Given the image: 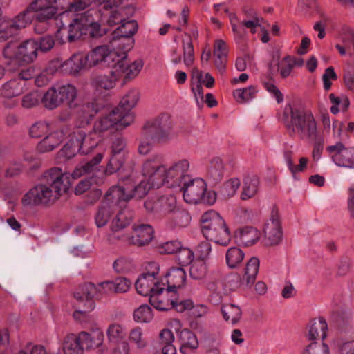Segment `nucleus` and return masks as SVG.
Returning a JSON list of instances; mask_svg holds the SVG:
<instances>
[{"label":"nucleus","mask_w":354,"mask_h":354,"mask_svg":"<svg viewBox=\"0 0 354 354\" xmlns=\"http://www.w3.org/2000/svg\"><path fill=\"white\" fill-rule=\"evenodd\" d=\"M100 8H104V21L109 26L123 23L134 12L133 0H102Z\"/></svg>","instance_id":"5"},{"label":"nucleus","mask_w":354,"mask_h":354,"mask_svg":"<svg viewBox=\"0 0 354 354\" xmlns=\"http://www.w3.org/2000/svg\"><path fill=\"white\" fill-rule=\"evenodd\" d=\"M224 175V164L219 157L214 158L209 164L207 172V178L214 183L220 182Z\"/></svg>","instance_id":"40"},{"label":"nucleus","mask_w":354,"mask_h":354,"mask_svg":"<svg viewBox=\"0 0 354 354\" xmlns=\"http://www.w3.org/2000/svg\"><path fill=\"white\" fill-rule=\"evenodd\" d=\"M301 354H329V348L324 343L313 342L304 348Z\"/></svg>","instance_id":"62"},{"label":"nucleus","mask_w":354,"mask_h":354,"mask_svg":"<svg viewBox=\"0 0 354 354\" xmlns=\"http://www.w3.org/2000/svg\"><path fill=\"white\" fill-rule=\"evenodd\" d=\"M124 160V155L112 154L106 167L105 174L111 175L118 171L122 167Z\"/></svg>","instance_id":"56"},{"label":"nucleus","mask_w":354,"mask_h":354,"mask_svg":"<svg viewBox=\"0 0 354 354\" xmlns=\"http://www.w3.org/2000/svg\"><path fill=\"white\" fill-rule=\"evenodd\" d=\"M243 259L244 253L240 248L232 247L227 250L226 263L230 268H236L243 261Z\"/></svg>","instance_id":"51"},{"label":"nucleus","mask_w":354,"mask_h":354,"mask_svg":"<svg viewBox=\"0 0 354 354\" xmlns=\"http://www.w3.org/2000/svg\"><path fill=\"white\" fill-rule=\"evenodd\" d=\"M101 105L96 99H93L84 103L79 111V117L82 118L80 124H88L94 116L100 111Z\"/></svg>","instance_id":"35"},{"label":"nucleus","mask_w":354,"mask_h":354,"mask_svg":"<svg viewBox=\"0 0 354 354\" xmlns=\"http://www.w3.org/2000/svg\"><path fill=\"white\" fill-rule=\"evenodd\" d=\"M327 330L328 324L324 318L320 317L318 319H313L310 322L308 339L311 340L319 338L324 339L326 337Z\"/></svg>","instance_id":"37"},{"label":"nucleus","mask_w":354,"mask_h":354,"mask_svg":"<svg viewBox=\"0 0 354 354\" xmlns=\"http://www.w3.org/2000/svg\"><path fill=\"white\" fill-rule=\"evenodd\" d=\"M208 272V266L206 261L201 260L194 261L190 267L189 274L190 277L196 280H201L204 279Z\"/></svg>","instance_id":"50"},{"label":"nucleus","mask_w":354,"mask_h":354,"mask_svg":"<svg viewBox=\"0 0 354 354\" xmlns=\"http://www.w3.org/2000/svg\"><path fill=\"white\" fill-rule=\"evenodd\" d=\"M63 351L65 354H81L82 353L77 335L68 334L63 342Z\"/></svg>","instance_id":"49"},{"label":"nucleus","mask_w":354,"mask_h":354,"mask_svg":"<svg viewBox=\"0 0 354 354\" xmlns=\"http://www.w3.org/2000/svg\"><path fill=\"white\" fill-rule=\"evenodd\" d=\"M27 89V82L15 77L2 85L0 95L3 98L10 99L20 95Z\"/></svg>","instance_id":"27"},{"label":"nucleus","mask_w":354,"mask_h":354,"mask_svg":"<svg viewBox=\"0 0 354 354\" xmlns=\"http://www.w3.org/2000/svg\"><path fill=\"white\" fill-rule=\"evenodd\" d=\"M136 186L131 176L122 180L118 185L111 187L106 193V198L112 200L113 203H119L125 202L133 196V190Z\"/></svg>","instance_id":"16"},{"label":"nucleus","mask_w":354,"mask_h":354,"mask_svg":"<svg viewBox=\"0 0 354 354\" xmlns=\"http://www.w3.org/2000/svg\"><path fill=\"white\" fill-rule=\"evenodd\" d=\"M45 177L58 198L66 194L70 187V175L59 167H53L48 170Z\"/></svg>","instance_id":"13"},{"label":"nucleus","mask_w":354,"mask_h":354,"mask_svg":"<svg viewBox=\"0 0 354 354\" xmlns=\"http://www.w3.org/2000/svg\"><path fill=\"white\" fill-rule=\"evenodd\" d=\"M97 5V8H92L79 16L85 24H89L94 21H104L105 11L104 8H100V2Z\"/></svg>","instance_id":"48"},{"label":"nucleus","mask_w":354,"mask_h":354,"mask_svg":"<svg viewBox=\"0 0 354 354\" xmlns=\"http://www.w3.org/2000/svg\"><path fill=\"white\" fill-rule=\"evenodd\" d=\"M112 288L113 285L111 281H105L97 284L86 283L81 286L79 290L74 292V298L77 301H83L84 299H101L113 293Z\"/></svg>","instance_id":"11"},{"label":"nucleus","mask_w":354,"mask_h":354,"mask_svg":"<svg viewBox=\"0 0 354 354\" xmlns=\"http://www.w3.org/2000/svg\"><path fill=\"white\" fill-rule=\"evenodd\" d=\"M181 190L183 199L187 203L198 204L203 202L213 204L216 201L215 193L205 197L207 185L201 178H188L182 182Z\"/></svg>","instance_id":"6"},{"label":"nucleus","mask_w":354,"mask_h":354,"mask_svg":"<svg viewBox=\"0 0 354 354\" xmlns=\"http://www.w3.org/2000/svg\"><path fill=\"white\" fill-rule=\"evenodd\" d=\"M118 38L114 39L111 43V48L113 50L118 49L122 50L125 55L127 51L130 50L133 45L134 40L132 37L125 36H117Z\"/></svg>","instance_id":"52"},{"label":"nucleus","mask_w":354,"mask_h":354,"mask_svg":"<svg viewBox=\"0 0 354 354\" xmlns=\"http://www.w3.org/2000/svg\"><path fill=\"white\" fill-rule=\"evenodd\" d=\"M129 223L130 220L123 212L118 214L110 225L111 233L109 234V241L112 243L116 241H125L127 235L122 233V230Z\"/></svg>","instance_id":"25"},{"label":"nucleus","mask_w":354,"mask_h":354,"mask_svg":"<svg viewBox=\"0 0 354 354\" xmlns=\"http://www.w3.org/2000/svg\"><path fill=\"white\" fill-rule=\"evenodd\" d=\"M241 185L240 180L234 178L226 181L222 186L221 192L225 198L234 196Z\"/></svg>","instance_id":"57"},{"label":"nucleus","mask_w":354,"mask_h":354,"mask_svg":"<svg viewBox=\"0 0 354 354\" xmlns=\"http://www.w3.org/2000/svg\"><path fill=\"white\" fill-rule=\"evenodd\" d=\"M143 66L144 62L141 59H138L129 64L125 59L122 58L115 64L113 69L118 75H123L124 80L128 81L137 77Z\"/></svg>","instance_id":"23"},{"label":"nucleus","mask_w":354,"mask_h":354,"mask_svg":"<svg viewBox=\"0 0 354 354\" xmlns=\"http://www.w3.org/2000/svg\"><path fill=\"white\" fill-rule=\"evenodd\" d=\"M38 50L39 44L34 39L26 40L20 44L11 41L3 48V55L10 60L30 63L36 59Z\"/></svg>","instance_id":"7"},{"label":"nucleus","mask_w":354,"mask_h":354,"mask_svg":"<svg viewBox=\"0 0 354 354\" xmlns=\"http://www.w3.org/2000/svg\"><path fill=\"white\" fill-rule=\"evenodd\" d=\"M106 334L109 342L118 345L120 354H128L130 351L129 344L124 341L127 336V330L121 323L112 322L106 328Z\"/></svg>","instance_id":"19"},{"label":"nucleus","mask_w":354,"mask_h":354,"mask_svg":"<svg viewBox=\"0 0 354 354\" xmlns=\"http://www.w3.org/2000/svg\"><path fill=\"white\" fill-rule=\"evenodd\" d=\"M259 238L260 232L253 227H245L240 230V241L245 246L254 245Z\"/></svg>","instance_id":"46"},{"label":"nucleus","mask_w":354,"mask_h":354,"mask_svg":"<svg viewBox=\"0 0 354 354\" xmlns=\"http://www.w3.org/2000/svg\"><path fill=\"white\" fill-rule=\"evenodd\" d=\"M180 350L192 353L198 348V342L196 335L189 330L183 329L179 333Z\"/></svg>","instance_id":"41"},{"label":"nucleus","mask_w":354,"mask_h":354,"mask_svg":"<svg viewBox=\"0 0 354 354\" xmlns=\"http://www.w3.org/2000/svg\"><path fill=\"white\" fill-rule=\"evenodd\" d=\"M185 270L180 267H173L165 274L167 288L176 292L177 289L183 288L186 282Z\"/></svg>","instance_id":"29"},{"label":"nucleus","mask_w":354,"mask_h":354,"mask_svg":"<svg viewBox=\"0 0 354 354\" xmlns=\"http://www.w3.org/2000/svg\"><path fill=\"white\" fill-rule=\"evenodd\" d=\"M259 268V260L257 257H253L247 262L243 280L245 281L248 285L252 284L256 280Z\"/></svg>","instance_id":"45"},{"label":"nucleus","mask_w":354,"mask_h":354,"mask_svg":"<svg viewBox=\"0 0 354 354\" xmlns=\"http://www.w3.org/2000/svg\"><path fill=\"white\" fill-rule=\"evenodd\" d=\"M326 150L336 165L354 169V147L346 148L343 143L337 142L328 146Z\"/></svg>","instance_id":"12"},{"label":"nucleus","mask_w":354,"mask_h":354,"mask_svg":"<svg viewBox=\"0 0 354 354\" xmlns=\"http://www.w3.org/2000/svg\"><path fill=\"white\" fill-rule=\"evenodd\" d=\"M64 1L65 0H59L56 3H55V5L57 6L56 15H57V12L59 10H64V12L78 15L80 12L83 11L95 2V0H74L66 7L64 5Z\"/></svg>","instance_id":"36"},{"label":"nucleus","mask_w":354,"mask_h":354,"mask_svg":"<svg viewBox=\"0 0 354 354\" xmlns=\"http://www.w3.org/2000/svg\"><path fill=\"white\" fill-rule=\"evenodd\" d=\"M103 158L102 153H97L91 161L86 162L83 165L77 166L72 174L74 178H77L85 174H89L93 172L96 169L97 165L102 161Z\"/></svg>","instance_id":"42"},{"label":"nucleus","mask_w":354,"mask_h":354,"mask_svg":"<svg viewBox=\"0 0 354 354\" xmlns=\"http://www.w3.org/2000/svg\"><path fill=\"white\" fill-rule=\"evenodd\" d=\"M222 314L225 321L235 324L239 322L242 316V310L234 304H227L223 306Z\"/></svg>","instance_id":"44"},{"label":"nucleus","mask_w":354,"mask_h":354,"mask_svg":"<svg viewBox=\"0 0 354 354\" xmlns=\"http://www.w3.org/2000/svg\"><path fill=\"white\" fill-rule=\"evenodd\" d=\"M119 203H113L112 200H107L106 196L104 200L102 202L101 205L98 207L95 220L97 227H102L106 225L109 221L113 207Z\"/></svg>","instance_id":"32"},{"label":"nucleus","mask_w":354,"mask_h":354,"mask_svg":"<svg viewBox=\"0 0 354 354\" xmlns=\"http://www.w3.org/2000/svg\"><path fill=\"white\" fill-rule=\"evenodd\" d=\"M64 134L62 131H56L47 135L37 145V149L41 153L53 151L63 141Z\"/></svg>","instance_id":"33"},{"label":"nucleus","mask_w":354,"mask_h":354,"mask_svg":"<svg viewBox=\"0 0 354 354\" xmlns=\"http://www.w3.org/2000/svg\"><path fill=\"white\" fill-rule=\"evenodd\" d=\"M201 232L208 241L227 246L231 241V234L224 219L215 211L205 212L201 218Z\"/></svg>","instance_id":"3"},{"label":"nucleus","mask_w":354,"mask_h":354,"mask_svg":"<svg viewBox=\"0 0 354 354\" xmlns=\"http://www.w3.org/2000/svg\"><path fill=\"white\" fill-rule=\"evenodd\" d=\"M257 92V87L250 85L246 88L234 90L233 91V97L238 103L245 104L255 98Z\"/></svg>","instance_id":"43"},{"label":"nucleus","mask_w":354,"mask_h":354,"mask_svg":"<svg viewBox=\"0 0 354 354\" xmlns=\"http://www.w3.org/2000/svg\"><path fill=\"white\" fill-rule=\"evenodd\" d=\"M77 336L82 352L85 349L98 348L102 344L104 340V335L102 332H98L93 335L87 332L82 331Z\"/></svg>","instance_id":"31"},{"label":"nucleus","mask_w":354,"mask_h":354,"mask_svg":"<svg viewBox=\"0 0 354 354\" xmlns=\"http://www.w3.org/2000/svg\"><path fill=\"white\" fill-rule=\"evenodd\" d=\"M147 131V136L157 143H166L174 136L172 124L169 122H156L145 124L143 128Z\"/></svg>","instance_id":"18"},{"label":"nucleus","mask_w":354,"mask_h":354,"mask_svg":"<svg viewBox=\"0 0 354 354\" xmlns=\"http://www.w3.org/2000/svg\"><path fill=\"white\" fill-rule=\"evenodd\" d=\"M86 33L85 23L77 17L72 21L68 28H60L56 32V38L60 44H64L66 41L73 42Z\"/></svg>","instance_id":"20"},{"label":"nucleus","mask_w":354,"mask_h":354,"mask_svg":"<svg viewBox=\"0 0 354 354\" xmlns=\"http://www.w3.org/2000/svg\"><path fill=\"white\" fill-rule=\"evenodd\" d=\"M177 299V294L169 288H165V283L161 281V287L150 295V304L158 310H169L174 307Z\"/></svg>","instance_id":"17"},{"label":"nucleus","mask_w":354,"mask_h":354,"mask_svg":"<svg viewBox=\"0 0 354 354\" xmlns=\"http://www.w3.org/2000/svg\"><path fill=\"white\" fill-rule=\"evenodd\" d=\"M173 214H174V224L170 225L171 228L174 227H185L189 224L191 221V216L187 211L177 210Z\"/></svg>","instance_id":"61"},{"label":"nucleus","mask_w":354,"mask_h":354,"mask_svg":"<svg viewBox=\"0 0 354 354\" xmlns=\"http://www.w3.org/2000/svg\"><path fill=\"white\" fill-rule=\"evenodd\" d=\"M112 54V50L107 46H97L85 55L88 67L95 66L106 62Z\"/></svg>","instance_id":"30"},{"label":"nucleus","mask_w":354,"mask_h":354,"mask_svg":"<svg viewBox=\"0 0 354 354\" xmlns=\"http://www.w3.org/2000/svg\"><path fill=\"white\" fill-rule=\"evenodd\" d=\"M77 99V87L73 84L65 83L49 88L44 94L41 102L48 109H54L63 104L70 109H76L79 106Z\"/></svg>","instance_id":"4"},{"label":"nucleus","mask_w":354,"mask_h":354,"mask_svg":"<svg viewBox=\"0 0 354 354\" xmlns=\"http://www.w3.org/2000/svg\"><path fill=\"white\" fill-rule=\"evenodd\" d=\"M154 270L142 274L136 281L135 286L138 294L143 296H149L156 292L161 287V282L158 278L159 267L153 264Z\"/></svg>","instance_id":"15"},{"label":"nucleus","mask_w":354,"mask_h":354,"mask_svg":"<svg viewBox=\"0 0 354 354\" xmlns=\"http://www.w3.org/2000/svg\"><path fill=\"white\" fill-rule=\"evenodd\" d=\"M148 160L151 164L147 171H150L152 180L156 185L176 183L189 178L186 174L190 167L189 161L187 159L174 161L169 167L164 165L163 156L159 153L152 155Z\"/></svg>","instance_id":"1"},{"label":"nucleus","mask_w":354,"mask_h":354,"mask_svg":"<svg viewBox=\"0 0 354 354\" xmlns=\"http://www.w3.org/2000/svg\"><path fill=\"white\" fill-rule=\"evenodd\" d=\"M40 93L34 91L26 94L21 99V106L25 109H30L39 104L41 102Z\"/></svg>","instance_id":"59"},{"label":"nucleus","mask_w":354,"mask_h":354,"mask_svg":"<svg viewBox=\"0 0 354 354\" xmlns=\"http://www.w3.org/2000/svg\"><path fill=\"white\" fill-rule=\"evenodd\" d=\"M133 234L127 236L125 242L138 247L148 245L153 239L154 231L149 224L135 223L132 226Z\"/></svg>","instance_id":"21"},{"label":"nucleus","mask_w":354,"mask_h":354,"mask_svg":"<svg viewBox=\"0 0 354 354\" xmlns=\"http://www.w3.org/2000/svg\"><path fill=\"white\" fill-rule=\"evenodd\" d=\"M283 123L290 133L302 138H315L318 134L317 121L310 111L287 104L283 111Z\"/></svg>","instance_id":"2"},{"label":"nucleus","mask_w":354,"mask_h":354,"mask_svg":"<svg viewBox=\"0 0 354 354\" xmlns=\"http://www.w3.org/2000/svg\"><path fill=\"white\" fill-rule=\"evenodd\" d=\"M145 206L147 209H155L165 215L175 213L178 210L176 199L173 195L162 196L155 202L153 207H151L150 201H147Z\"/></svg>","instance_id":"26"},{"label":"nucleus","mask_w":354,"mask_h":354,"mask_svg":"<svg viewBox=\"0 0 354 354\" xmlns=\"http://www.w3.org/2000/svg\"><path fill=\"white\" fill-rule=\"evenodd\" d=\"M138 28V25L136 21H124L122 25L117 28L115 34H117V36L132 37V36L137 32Z\"/></svg>","instance_id":"58"},{"label":"nucleus","mask_w":354,"mask_h":354,"mask_svg":"<svg viewBox=\"0 0 354 354\" xmlns=\"http://www.w3.org/2000/svg\"><path fill=\"white\" fill-rule=\"evenodd\" d=\"M118 79V75L113 69L108 74H98L92 76L90 79V86L96 92L113 89Z\"/></svg>","instance_id":"22"},{"label":"nucleus","mask_w":354,"mask_h":354,"mask_svg":"<svg viewBox=\"0 0 354 354\" xmlns=\"http://www.w3.org/2000/svg\"><path fill=\"white\" fill-rule=\"evenodd\" d=\"M71 135L72 141L75 140V143L71 146L73 151L68 154L69 156L76 154L77 152L88 153L98 145L102 136L98 135L93 129V131L86 134L85 131L81 129H75Z\"/></svg>","instance_id":"10"},{"label":"nucleus","mask_w":354,"mask_h":354,"mask_svg":"<svg viewBox=\"0 0 354 354\" xmlns=\"http://www.w3.org/2000/svg\"><path fill=\"white\" fill-rule=\"evenodd\" d=\"M133 122V118L129 112L120 111V109H114L108 113L100 116L94 123L93 130L98 134L109 131L112 127L123 129Z\"/></svg>","instance_id":"8"},{"label":"nucleus","mask_w":354,"mask_h":354,"mask_svg":"<svg viewBox=\"0 0 354 354\" xmlns=\"http://www.w3.org/2000/svg\"><path fill=\"white\" fill-rule=\"evenodd\" d=\"M48 131V123L44 121H39L35 122L31 126L29 130V133L31 137L37 138L46 135Z\"/></svg>","instance_id":"64"},{"label":"nucleus","mask_w":354,"mask_h":354,"mask_svg":"<svg viewBox=\"0 0 354 354\" xmlns=\"http://www.w3.org/2000/svg\"><path fill=\"white\" fill-rule=\"evenodd\" d=\"M283 239V231L278 212L272 210L263 228V241L266 245H279Z\"/></svg>","instance_id":"14"},{"label":"nucleus","mask_w":354,"mask_h":354,"mask_svg":"<svg viewBox=\"0 0 354 354\" xmlns=\"http://www.w3.org/2000/svg\"><path fill=\"white\" fill-rule=\"evenodd\" d=\"M192 91L193 92L198 106H202L204 103L203 88L202 87V71L194 68L192 77Z\"/></svg>","instance_id":"39"},{"label":"nucleus","mask_w":354,"mask_h":354,"mask_svg":"<svg viewBox=\"0 0 354 354\" xmlns=\"http://www.w3.org/2000/svg\"><path fill=\"white\" fill-rule=\"evenodd\" d=\"M259 179L257 176H248L243 180L241 198L248 200L254 197L259 191Z\"/></svg>","instance_id":"38"},{"label":"nucleus","mask_w":354,"mask_h":354,"mask_svg":"<svg viewBox=\"0 0 354 354\" xmlns=\"http://www.w3.org/2000/svg\"><path fill=\"white\" fill-rule=\"evenodd\" d=\"M230 19L234 38L242 39L246 35L245 28L241 24V21H239L236 15H230Z\"/></svg>","instance_id":"63"},{"label":"nucleus","mask_w":354,"mask_h":354,"mask_svg":"<svg viewBox=\"0 0 354 354\" xmlns=\"http://www.w3.org/2000/svg\"><path fill=\"white\" fill-rule=\"evenodd\" d=\"M150 162L147 158L140 167V173L143 177V180L138 184L136 185L133 190V196L138 198H142L147 195L150 189L156 187L158 188L162 185H156L152 180L151 177L150 171H147L148 166L150 165Z\"/></svg>","instance_id":"24"},{"label":"nucleus","mask_w":354,"mask_h":354,"mask_svg":"<svg viewBox=\"0 0 354 354\" xmlns=\"http://www.w3.org/2000/svg\"><path fill=\"white\" fill-rule=\"evenodd\" d=\"M183 62L187 66H191L194 60V47L192 39L187 36L183 39Z\"/></svg>","instance_id":"55"},{"label":"nucleus","mask_w":354,"mask_h":354,"mask_svg":"<svg viewBox=\"0 0 354 354\" xmlns=\"http://www.w3.org/2000/svg\"><path fill=\"white\" fill-rule=\"evenodd\" d=\"M59 198L48 184H39L30 189L23 197L24 206L50 205Z\"/></svg>","instance_id":"9"},{"label":"nucleus","mask_w":354,"mask_h":354,"mask_svg":"<svg viewBox=\"0 0 354 354\" xmlns=\"http://www.w3.org/2000/svg\"><path fill=\"white\" fill-rule=\"evenodd\" d=\"M77 301L83 304V310H75L73 313V317L76 320L82 322L86 318L87 314L95 309V303L93 300L87 299Z\"/></svg>","instance_id":"54"},{"label":"nucleus","mask_w":354,"mask_h":354,"mask_svg":"<svg viewBox=\"0 0 354 354\" xmlns=\"http://www.w3.org/2000/svg\"><path fill=\"white\" fill-rule=\"evenodd\" d=\"M129 341L138 349L145 348L148 344L147 338L144 334L143 329L139 326L132 328L129 333Z\"/></svg>","instance_id":"47"},{"label":"nucleus","mask_w":354,"mask_h":354,"mask_svg":"<svg viewBox=\"0 0 354 354\" xmlns=\"http://www.w3.org/2000/svg\"><path fill=\"white\" fill-rule=\"evenodd\" d=\"M140 99V92L136 88L129 90L122 97L120 105L115 109H120V111L127 113L129 112L134 119L133 113L131 109L134 108Z\"/></svg>","instance_id":"34"},{"label":"nucleus","mask_w":354,"mask_h":354,"mask_svg":"<svg viewBox=\"0 0 354 354\" xmlns=\"http://www.w3.org/2000/svg\"><path fill=\"white\" fill-rule=\"evenodd\" d=\"M329 99L333 104L330 107V112L333 114L335 115L339 111V109L338 108L339 106H340L342 111H346L349 106V100L346 97L341 99L339 97H337L335 94L331 93L329 95Z\"/></svg>","instance_id":"60"},{"label":"nucleus","mask_w":354,"mask_h":354,"mask_svg":"<svg viewBox=\"0 0 354 354\" xmlns=\"http://www.w3.org/2000/svg\"><path fill=\"white\" fill-rule=\"evenodd\" d=\"M59 67L62 73L75 75L84 68L88 67V65L84 54L75 53L61 63Z\"/></svg>","instance_id":"28"},{"label":"nucleus","mask_w":354,"mask_h":354,"mask_svg":"<svg viewBox=\"0 0 354 354\" xmlns=\"http://www.w3.org/2000/svg\"><path fill=\"white\" fill-rule=\"evenodd\" d=\"M151 308L147 304L141 305L133 313V319L137 322L146 323L153 319Z\"/></svg>","instance_id":"53"}]
</instances>
